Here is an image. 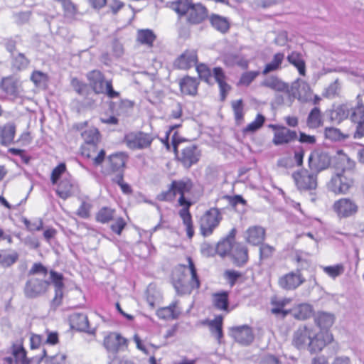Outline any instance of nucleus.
Masks as SVG:
<instances>
[{"instance_id":"79ce46f5","label":"nucleus","mask_w":364,"mask_h":364,"mask_svg":"<svg viewBox=\"0 0 364 364\" xmlns=\"http://www.w3.org/2000/svg\"><path fill=\"white\" fill-rule=\"evenodd\" d=\"M262 85L276 92H283L289 90V85L277 76H270L262 82Z\"/></svg>"},{"instance_id":"5701e85b","label":"nucleus","mask_w":364,"mask_h":364,"mask_svg":"<svg viewBox=\"0 0 364 364\" xmlns=\"http://www.w3.org/2000/svg\"><path fill=\"white\" fill-rule=\"evenodd\" d=\"M185 16L187 23L198 25L208 18V10L202 3H193Z\"/></svg>"},{"instance_id":"ea45409f","label":"nucleus","mask_w":364,"mask_h":364,"mask_svg":"<svg viewBox=\"0 0 364 364\" xmlns=\"http://www.w3.org/2000/svg\"><path fill=\"white\" fill-rule=\"evenodd\" d=\"M285 58L284 53L282 52H277L274 53L271 60L266 63L262 70L263 75H267L269 73L274 72L282 69V63Z\"/></svg>"},{"instance_id":"49530a36","label":"nucleus","mask_w":364,"mask_h":364,"mask_svg":"<svg viewBox=\"0 0 364 364\" xmlns=\"http://www.w3.org/2000/svg\"><path fill=\"white\" fill-rule=\"evenodd\" d=\"M231 107L234 114L235 123L237 126H240L245 122V105L243 100L239 99L231 102Z\"/></svg>"},{"instance_id":"cd10ccee","label":"nucleus","mask_w":364,"mask_h":364,"mask_svg":"<svg viewBox=\"0 0 364 364\" xmlns=\"http://www.w3.org/2000/svg\"><path fill=\"white\" fill-rule=\"evenodd\" d=\"M55 193L61 199L65 200L74 196L78 190V186L75 183L71 176L64 177L56 184Z\"/></svg>"},{"instance_id":"5fc2aeb1","label":"nucleus","mask_w":364,"mask_h":364,"mask_svg":"<svg viewBox=\"0 0 364 364\" xmlns=\"http://www.w3.org/2000/svg\"><path fill=\"white\" fill-rule=\"evenodd\" d=\"M234 245L230 240L226 238L220 241L216 246V253L221 257H225L232 252Z\"/></svg>"},{"instance_id":"20e7f679","label":"nucleus","mask_w":364,"mask_h":364,"mask_svg":"<svg viewBox=\"0 0 364 364\" xmlns=\"http://www.w3.org/2000/svg\"><path fill=\"white\" fill-rule=\"evenodd\" d=\"M48 273L50 274L51 283L54 286L55 291L54 296L50 301V307L53 309H56L63 304L64 298L63 289L65 288V284L63 282L64 277L63 274L53 269L48 272L47 267L41 262L33 263L28 274L29 276L40 274L43 277H46Z\"/></svg>"},{"instance_id":"680f3d73","label":"nucleus","mask_w":364,"mask_h":364,"mask_svg":"<svg viewBox=\"0 0 364 364\" xmlns=\"http://www.w3.org/2000/svg\"><path fill=\"white\" fill-rule=\"evenodd\" d=\"M18 255L16 252L11 254L0 253V265L10 267L18 260Z\"/></svg>"},{"instance_id":"ddd939ff","label":"nucleus","mask_w":364,"mask_h":364,"mask_svg":"<svg viewBox=\"0 0 364 364\" xmlns=\"http://www.w3.org/2000/svg\"><path fill=\"white\" fill-rule=\"evenodd\" d=\"M268 127L273 131L272 142L274 146L287 145L297 139L296 132L284 125L270 124Z\"/></svg>"},{"instance_id":"1a4fd4ad","label":"nucleus","mask_w":364,"mask_h":364,"mask_svg":"<svg viewBox=\"0 0 364 364\" xmlns=\"http://www.w3.org/2000/svg\"><path fill=\"white\" fill-rule=\"evenodd\" d=\"M154 136L150 132L133 131L126 134L123 141L130 150H144L150 149Z\"/></svg>"},{"instance_id":"72a5a7b5","label":"nucleus","mask_w":364,"mask_h":364,"mask_svg":"<svg viewBox=\"0 0 364 364\" xmlns=\"http://www.w3.org/2000/svg\"><path fill=\"white\" fill-rule=\"evenodd\" d=\"M212 305L218 311L230 313L229 292L228 291H220L213 293L211 295Z\"/></svg>"},{"instance_id":"f3484780","label":"nucleus","mask_w":364,"mask_h":364,"mask_svg":"<svg viewBox=\"0 0 364 364\" xmlns=\"http://www.w3.org/2000/svg\"><path fill=\"white\" fill-rule=\"evenodd\" d=\"M51 281L37 277L28 279L23 288V294L28 299H35L46 294L50 286Z\"/></svg>"},{"instance_id":"bf43d9fd","label":"nucleus","mask_w":364,"mask_h":364,"mask_svg":"<svg viewBox=\"0 0 364 364\" xmlns=\"http://www.w3.org/2000/svg\"><path fill=\"white\" fill-rule=\"evenodd\" d=\"M67 171L66 165L65 163H60L55 166L50 174V182L53 185L56 184L60 179L61 176Z\"/></svg>"},{"instance_id":"774afa93","label":"nucleus","mask_w":364,"mask_h":364,"mask_svg":"<svg viewBox=\"0 0 364 364\" xmlns=\"http://www.w3.org/2000/svg\"><path fill=\"white\" fill-rule=\"evenodd\" d=\"M200 253L207 257H213L216 253V247L208 242H203L200 247Z\"/></svg>"},{"instance_id":"f8f14e48","label":"nucleus","mask_w":364,"mask_h":364,"mask_svg":"<svg viewBox=\"0 0 364 364\" xmlns=\"http://www.w3.org/2000/svg\"><path fill=\"white\" fill-rule=\"evenodd\" d=\"M296 188L300 191H311L317 188L318 173L315 171L302 168L292 173Z\"/></svg>"},{"instance_id":"c85d7f7f","label":"nucleus","mask_w":364,"mask_h":364,"mask_svg":"<svg viewBox=\"0 0 364 364\" xmlns=\"http://www.w3.org/2000/svg\"><path fill=\"white\" fill-rule=\"evenodd\" d=\"M0 90L7 97L16 99L19 97V82L13 75L3 77L0 80Z\"/></svg>"},{"instance_id":"0e129e2a","label":"nucleus","mask_w":364,"mask_h":364,"mask_svg":"<svg viewBox=\"0 0 364 364\" xmlns=\"http://www.w3.org/2000/svg\"><path fill=\"white\" fill-rule=\"evenodd\" d=\"M23 223L27 230L30 232L40 231L43 228V223L42 219H38L36 220H30L27 218L23 220Z\"/></svg>"},{"instance_id":"9d476101","label":"nucleus","mask_w":364,"mask_h":364,"mask_svg":"<svg viewBox=\"0 0 364 364\" xmlns=\"http://www.w3.org/2000/svg\"><path fill=\"white\" fill-rule=\"evenodd\" d=\"M11 350L15 364H32L33 363H39L47 356L46 350L43 348L40 354L32 357H28L27 350L23 346V339L16 343H13L11 347ZM6 360L11 363L12 358H7Z\"/></svg>"},{"instance_id":"dca6fc26","label":"nucleus","mask_w":364,"mask_h":364,"mask_svg":"<svg viewBox=\"0 0 364 364\" xmlns=\"http://www.w3.org/2000/svg\"><path fill=\"white\" fill-rule=\"evenodd\" d=\"M99 144H81L80 147V155L90 161L95 167L101 166L106 157V151L98 146Z\"/></svg>"},{"instance_id":"6e6d98bb","label":"nucleus","mask_w":364,"mask_h":364,"mask_svg":"<svg viewBox=\"0 0 364 364\" xmlns=\"http://www.w3.org/2000/svg\"><path fill=\"white\" fill-rule=\"evenodd\" d=\"M259 260H267L273 257L276 249L274 246H272L267 243H262L259 245Z\"/></svg>"},{"instance_id":"7c9ffc66","label":"nucleus","mask_w":364,"mask_h":364,"mask_svg":"<svg viewBox=\"0 0 364 364\" xmlns=\"http://www.w3.org/2000/svg\"><path fill=\"white\" fill-rule=\"evenodd\" d=\"M181 308L178 300L172 301L168 306L160 307L156 311L157 317L164 321L178 319L181 315Z\"/></svg>"},{"instance_id":"3c124183","label":"nucleus","mask_w":364,"mask_h":364,"mask_svg":"<svg viewBox=\"0 0 364 364\" xmlns=\"http://www.w3.org/2000/svg\"><path fill=\"white\" fill-rule=\"evenodd\" d=\"M30 64V60L22 53H18L11 59V67L16 71L26 69Z\"/></svg>"},{"instance_id":"473e14b6","label":"nucleus","mask_w":364,"mask_h":364,"mask_svg":"<svg viewBox=\"0 0 364 364\" xmlns=\"http://www.w3.org/2000/svg\"><path fill=\"white\" fill-rule=\"evenodd\" d=\"M222 61L227 68L237 66L242 70L249 68L250 60L243 55L237 53H228L223 55Z\"/></svg>"},{"instance_id":"4be33fe9","label":"nucleus","mask_w":364,"mask_h":364,"mask_svg":"<svg viewBox=\"0 0 364 364\" xmlns=\"http://www.w3.org/2000/svg\"><path fill=\"white\" fill-rule=\"evenodd\" d=\"M330 156L323 151L314 150L309 156V167L317 173L326 169L330 166Z\"/></svg>"},{"instance_id":"a878e982","label":"nucleus","mask_w":364,"mask_h":364,"mask_svg":"<svg viewBox=\"0 0 364 364\" xmlns=\"http://www.w3.org/2000/svg\"><path fill=\"white\" fill-rule=\"evenodd\" d=\"M70 326L72 329L77 331L87 333L95 335V328H91L87 316L82 313H74L69 318Z\"/></svg>"},{"instance_id":"c9c22d12","label":"nucleus","mask_w":364,"mask_h":364,"mask_svg":"<svg viewBox=\"0 0 364 364\" xmlns=\"http://www.w3.org/2000/svg\"><path fill=\"white\" fill-rule=\"evenodd\" d=\"M16 134V124L14 122H9L1 126L0 132V144L8 146L14 142Z\"/></svg>"},{"instance_id":"f704fd0d","label":"nucleus","mask_w":364,"mask_h":364,"mask_svg":"<svg viewBox=\"0 0 364 364\" xmlns=\"http://www.w3.org/2000/svg\"><path fill=\"white\" fill-rule=\"evenodd\" d=\"M290 314L297 321H306L311 318L314 313L312 305L308 303H300L291 309Z\"/></svg>"},{"instance_id":"e2e57ef3","label":"nucleus","mask_w":364,"mask_h":364,"mask_svg":"<svg viewBox=\"0 0 364 364\" xmlns=\"http://www.w3.org/2000/svg\"><path fill=\"white\" fill-rule=\"evenodd\" d=\"M92 205L90 203L82 201L76 211V215L80 218L87 219L90 216Z\"/></svg>"},{"instance_id":"423d86ee","label":"nucleus","mask_w":364,"mask_h":364,"mask_svg":"<svg viewBox=\"0 0 364 364\" xmlns=\"http://www.w3.org/2000/svg\"><path fill=\"white\" fill-rule=\"evenodd\" d=\"M87 80L92 91L96 95L103 94L109 99L118 98L120 93L114 89L112 80H107L100 70H92L86 74Z\"/></svg>"},{"instance_id":"603ef678","label":"nucleus","mask_w":364,"mask_h":364,"mask_svg":"<svg viewBox=\"0 0 364 364\" xmlns=\"http://www.w3.org/2000/svg\"><path fill=\"white\" fill-rule=\"evenodd\" d=\"M325 136L333 141L345 139L350 136V133H342L338 129L335 127H326L324 130Z\"/></svg>"},{"instance_id":"7ed1b4c3","label":"nucleus","mask_w":364,"mask_h":364,"mask_svg":"<svg viewBox=\"0 0 364 364\" xmlns=\"http://www.w3.org/2000/svg\"><path fill=\"white\" fill-rule=\"evenodd\" d=\"M187 265L178 264L172 271L171 284L177 293L191 294L193 290H198L200 287V280L197 272L196 264L191 258L186 257Z\"/></svg>"},{"instance_id":"052dcab7","label":"nucleus","mask_w":364,"mask_h":364,"mask_svg":"<svg viewBox=\"0 0 364 364\" xmlns=\"http://www.w3.org/2000/svg\"><path fill=\"white\" fill-rule=\"evenodd\" d=\"M70 85L79 95H85L89 92L87 85L77 77L72 78Z\"/></svg>"},{"instance_id":"4468645a","label":"nucleus","mask_w":364,"mask_h":364,"mask_svg":"<svg viewBox=\"0 0 364 364\" xmlns=\"http://www.w3.org/2000/svg\"><path fill=\"white\" fill-rule=\"evenodd\" d=\"M332 209L340 219L355 215L359 210L356 201L350 198H341L334 201Z\"/></svg>"},{"instance_id":"37998d69","label":"nucleus","mask_w":364,"mask_h":364,"mask_svg":"<svg viewBox=\"0 0 364 364\" xmlns=\"http://www.w3.org/2000/svg\"><path fill=\"white\" fill-rule=\"evenodd\" d=\"M288 62L294 66L301 76L306 75V62L301 53L292 51L287 55Z\"/></svg>"},{"instance_id":"338daca9","label":"nucleus","mask_w":364,"mask_h":364,"mask_svg":"<svg viewBox=\"0 0 364 364\" xmlns=\"http://www.w3.org/2000/svg\"><path fill=\"white\" fill-rule=\"evenodd\" d=\"M126 226L127 223L125 220L122 217H119L115 220L114 223L110 225V229L117 235H121Z\"/></svg>"},{"instance_id":"de8ad7c7","label":"nucleus","mask_w":364,"mask_h":364,"mask_svg":"<svg viewBox=\"0 0 364 364\" xmlns=\"http://www.w3.org/2000/svg\"><path fill=\"white\" fill-rule=\"evenodd\" d=\"M116 210L110 207H102L95 214V220L102 224H107L114 218Z\"/></svg>"},{"instance_id":"8fccbe9b","label":"nucleus","mask_w":364,"mask_h":364,"mask_svg":"<svg viewBox=\"0 0 364 364\" xmlns=\"http://www.w3.org/2000/svg\"><path fill=\"white\" fill-rule=\"evenodd\" d=\"M265 121L266 118L262 114H257L255 119L242 129V134L245 135L256 132L264 126Z\"/></svg>"},{"instance_id":"b1692460","label":"nucleus","mask_w":364,"mask_h":364,"mask_svg":"<svg viewBox=\"0 0 364 364\" xmlns=\"http://www.w3.org/2000/svg\"><path fill=\"white\" fill-rule=\"evenodd\" d=\"M223 321L224 316L222 314H218L213 319H205L203 321V324L208 327L211 335L220 345L225 343Z\"/></svg>"},{"instance_id":"39448f33","label":"nucleus","mask_w":364,"mask_h":364,"mask_svg":"<svg viewBox=\"0 0 364 364\" xmlns=\"http://www.w3.org/2000/svg\"><path fill=\"white\" fill-rule=\"evenodd\" d=\"M196 70L198 75V79L203 80L206 83L211 82L213 75L215 82L218 85L220 100L224 101L228 92L231 90V86L227 82V76L221 67H215L213 70L205 63H199L196 66Z\"/></svg>"},{"instance_id":"09e8293b","label":"nucleus","mask_w":364,"mask_h":364,"mask_svg":"<svg viewBox=\"0 0 364 364\" xmlns=\"http://www.w3.org/2000/svg\"><path fill=\"white\" fill-rule=\"evenodd\" d=\"M306 124L310 129H317L323 126V117L318 107H315L311 110L307 117Z\"/></svg>"},{"instance_id":"4d7b16f0","label":"nucleus","mask_w":364,"mask_h":364,"mask_svg":"<svg viewBox=\"0 0 364 364\" xmlns=\"http://www.w3.org/2000/svg\"><path fill=\"white\" fill-rule=\"evenodd\" d=\"M259 75L257 70L246 71L242 73L238 85L242 86H249Z\"/></svg>"},{"instance_id":"f03ea898","label":"nucleus","mask_w":364,"mask_h":364,"mask_svg":"<svg viewBox=\"0 0 364 364\" xmlns=\"http://www.w3.org/2000/svg\"><path fill=\"white\" fill-rule=\"evenodd\" d=\"M334 341L331 331H318L314 326L302 324L293 333L291 344L298 350H307L311 354L321 353Z\"/></svg>"},{"instance_id":"6e6552de","label":"nucleus","mask_w":364,"mask_h":364,"mask_svg":"<svg viewBox=\"0 0 364 364\" xmlns=\"http://www.w3.org/2000/svg\"><path fill=\"white\" fill-rule=\"evenodd\" d=\"M353 175L350 170H343L341 173L333 176L327 184L328 191L335 195L348 193L354 184Z\"/></svg>"},{"instance_id":"c756f323","label":"nucleus","mask_w":364,"mask_h":364,"mask_svg":"<svg viewBox=\"0 0 364 364\" xmlns=\"http://www.w3.org/2000/svg\"><path fill=\"white\" fill-rule=\"evenodd\" d=\"M292 299L289 297L280 298L277 296H272L270 300L272 314L285 318L291 313V309H286V306L291 302Z\"/></svg>"},{"instance_id":"6ab92c4d","label":"nucleus","mask_w":364,"mask_h":364,"mask_svg":"<svg viewBox=\"0 0 364 364\" xmlns=\"http://www.w3.org/2000/svg\"><path fill=\"white\" fill-rule=\"evenodd\" d=\"M306 282V278L299 269L290 271L278 279L279 287L285 291H294Z\"/></svg>"},{"instance_id":"e433bc0d","label":"nucleus","mask_w":364,"mask_h":364,"mask_svg":"<svg viewBox=\"0 0 364 364\" xmlns=\"http://www.w3.org/2000/svg\"><path fill=\"white\" fill-rule=\"evenodd\" d=\"M231 256L234 264L237 267H242L249 259L248 249L241 243H236L234 245Z\"/></svg>"},{"instance_id":"69168bd1","label":"nucleus","mask_w":364,"mask_h":364,"mask_svg":"<svg viewBox=\"0 0 364 364\" xmlns=\"http://www.w3.org/2000/svg\"><path fill=\"white\" fill-rule=\"evenodd\" d=\"M112 181L119 185L123 193L127 195L132 193L131 186L124 181V174L119 173L116 175L115 178L112 179Z\"/></svg>"},{"instance_id":"864d4df0","label":"nucleus","mask_w":364,"mask_h":364,"mask_svg":"<svg viewBox=\"0 0 364 364\" xmlns=\"http://www.w3.org/2000/svg\"><path fill=\"white\" fill-rule=\"evenodd\" d=\"M322 269L329 277L336 279L343 274L345 267L343 264H336L335 265L322 267Z\"/></svg>"},{"instance_id":"13d9d810","label":"nucleus","mask_w":364,"mask_h":364,"mask_svg":"<svg viewBox=\"0 0 364 364\" xmlns=\"http://www.w3.org/2000/svg\"><path fill=\"white\" fill-rule=\"evenodd\" d=\"M242 272L234 269H228L224 272V277L230 287H233L237 282L242 281Z\"/></svg>"},{"instance_id":"a18cd8bd","label":"nucleus","mask_w":364,"mask_h":364,"mask_svg":"<svg viewBox=\"0 0 364 364\" xmlns=\"http://www.w3.org/2000/svg\"><path fill=\"white\" fill-rule=\"evenodd\" d=\"M193 3V0H176L168 2V7L181 18L188 14Z\"/></svg>"},{"instance_id":"9b49d317","label":"nucleus","mask_w":364,"mask_h":364,"mask_svg":"<svg viewBox=\"0 0 364 364\" xmlns=\"http://www.w3.org/2000/svg\"><path fill=\"white\" fill-rule=\"evenodd\" d=\"M341 112L346 114V117H349L350 121L356 124L353 138H363L364 136V105L358 102L355 107L350 109L347 106H342L338 109V113Z\"/></svg>"},{"instance_id":"c03bdc74","label":"nucleus","mask_w":364,"mask_h":364,"mask_svg":"<svg viewBox=\"0 0 364 364\" xmlns=\"http://www.w3.org/2000/svg\"><path fill=\"white\" fill-rule=\"evenodd\" d=\"M156 39V36L151 29H139L136 32V41L141 45L152 48Z\"/></svg>"},{"instance_id":"a19ab883","label":"nucleus","mask_w":364,"mask_h":364,"mask_svg":"<svg viewBox=\"0 0 364 364\" xmlns=\"http://www.w3.org/2000/svg\"><path fill=\"white\" fill-rule=\"evenodd\" d=\"M83 140L82 144H100L102 139V135L99 129L95 127H90L83 130L81 134Z\"/></svg>"},{"instance_id":"aec40b11","label":"nucleus","mask_w":364,"mask_h":364,"mask_svg":"<svg viewBox=\"0 0 364 364\" xmlns=\"http://www.w3.org/2000/svg\"><path fill=\"white\" fill-rule=\"evenodd\" d=\"M201 151L198 146L196 144H190L181 149L178 156V160L184 168H189L199 161Z\"/></svg>"},{"instance_id":"f257e3e1","label":"nucleus","mask_w":364,"mask_h":364,"mask_svg":"<svg viewBox=\"0 0 364 364\" xmlns=\"http://www.w3.org/2000/svg\"><path fill=\"white\" fill-rule=\"evenodd\" d=\"M194 183L189 178L174 179L168 185L166 190L161 191L156 196L157 200L160 202H176V207L180 208L178 215L182 221L186 237L190 240L195 235V225L191 212L193 203L187 196L192 193Z\"/></svg>"},{"instance_id":"bb28decb","label":"nucleus","mask_w":364,"mask_h":364,"mask_svg":"<svg viewBox=\"0 0 364 364\" xmlns=\"http://www.w3.org/2000/svg\"><path fill=\"white\" fill-rule=\"evenodd\" d=\"M198 63L197 51L186 49L174 61V67L178 70H188Z\"/></svg>"},{"instance_id":"393cba45","label":"nucleus","mask_w":364,"mask_h":364,"mask_svg":"<svg viewBox=\"0 0 364 364\" xmlns=\"http://www.w3.org/2000/svg\"><path fill=\"white\" fill-rule=\"evenodd\" d=\"M179 90L183 95L196 96L198 94L200 80L188 75H183L177 80Z\"/></svg>"},{"instance_id":"a211bd4d","label":"nucleus","mask_w":364,"mask_h":364,"mask_svg":"<svg viewBox=\"0 0 364 364\" xmlns=\"http://www.w3.org/2000/svg\"><path fill=\"white\" fill-rule=\"evenodd\" d=\"M129 154L125 151H117L109 154L107 158V169L105 174H124Z\"/></svg>"},{"instance_id":"2eb2a0df","label":"nucleus","mask_w":364,"mask_h":364,"mask_svg":"<svg viewBox=\"0 0 364 364\" xmlns=\"http://www.w3.org/2000/svg\"><path fill=\"white\" fill-rule=\"evenodd\" d=\"M129 340L118 332H109L103 339V346L107 352L117 354L119 352L127 350L129 346Z\"/></svg>"},{"instance_id":"4c0bfd02","label":"nucleus","mask_w":364,"mask_h":364,"mask_svg":"<svg viewBox=\"0 0 364 364\" xmlns=\"http://www.w3.org/2000/svg\"><path fill=\"white\" fill-rule=\"evenodd\" d=\"M209 22L213 28L221 33H226L230 28V22L226 17L216 14L208 16Z\"/></svg>"},{"instance_id":"2f4dec72","label":"nucleus","mask_w":364,"mask_h":364,"mask_svg":"<svg viewBox=\"0 0 364 364\" xmlns=\"http://www.w3.org/2000/svg\"><path fill=\"white\" fill-rule=\"evenodd\" d=\"M266 238V229L261 225L250 226L245 232V242L253 246L262 244Z\"/></svg>"},{"instance_id":"58836bf2","label":"nucleus","mask_w":364,"mask_h":364,"mask_svg":"<svg viewBox=\"0 0 364 364\" xmlns=\"http://www.w3.org/2000/svg\"><path fill=\"white\" fill-rule=\"evenodd\" d=\"M334 321V316L326 312H318L314 318L315 324L320 328L318 331H330Z\"/></svg>"},{"instance_id":"0eeeda50","label":"nucleus","mask_w":364,"mask_h":364,"mask_svg":"<svg viewBox=\"0 0 364 364\" xmlns=\"http://www.w3.org/2000/svg\"><path fill=\"white\" fill-rule=\"evenodd\" d=\"M221 210L212 207L205 210L198 220L199 232L203 237L212 235L223 220Z\"/></svg>"},{"instance_id":"412c9836","label":"nucleus","mask_w":364,"mask_h":364,"mask_svg":"<svg viewBox=\"0 0 364 364\" xmlns=\"http://www.w3.org/2000/svg\"><path fill=\"white\" fill-rule=\"evenodd\" d=\"M230 336L238 343L247 346L255 338L252 328L248 325L232 326L229 329Z\"/></svg>"}]
</instances>
